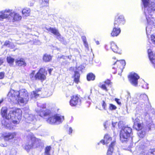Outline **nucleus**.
<instances>
[{"label": "nucleus", "instance_id": "nucleus-26", "mask_svg": "<svg viewBox=\"0 0 155 155\" xmlns=\"http://www.w3.org/2000/svg\"><path fill=\"white\" fill-rule=\"evenodd\" d=\"M56 36L57 39L62 42L63 44L65 45L67 43L65 41L64 38L59 33H58V34Z\"/></svg>", "mask_w": 155, "mask_h": 155}, {"label": "nucleus", "instance_id": "nucleus-15", "mask_svg": "<svg viewBox=\"0 0 155 155\" xmlns=\"http://www.w3.org/2000/svg\"><path fill=\"white\" fill-rule=\"evenodd\" d=\"M25 117L26 118L28 123L34 124L36 121L35 115L32 114H25Z\"/></svg>", "mask_w": 155, "mask_h": 155}, {"label": "nucleus", "instance_id": "nucleus-35", "mask_svg": "<svg viewBox=\"0 0 155 155\" xmlns=\"http://www.w3.org/2000/svg\"><path fill=\"white\" fill-rule=\"evenodd\" d=\"M140 130H138V135L140 137L143 138L145 136V132L144 131H142Z\"/></svg>", "mask_w": 155, "mask_h": 155}, {"label": "nucleus", "instance_id": "nucleus-16", "mask_svg": "<svg viewBox=\"0 0 155 155\" xmlns=\"http://www.w3.org/2000/svg\"><path fill=\"white\" fill-rule=\"evenodd\" d=\"M80 101L79 97L76 95L73 96L70 101V104L71 106H75Z\"/></svg>", "mask_w": 155, "mask_h": 155}, {"label": "nucleus", "instance_id": "nucleus-56", "mask_svg": "<svg viewBox=\"0 0 155 155\" xmlns=\"http://www.w3.org/2000/svg\"><path fill=\"white\" fill-rule=\"evenodd\" d=\"M65 57V56H64V55H62L60 57H59V56L58 57V58H63V59H65V58L66 57Z\"/></svg>", "mask_w": 155, "mask_h": 155}, {"label": "nucleus", "instance_id": "nucleus-29", "mask_svg": "<svg viewBox=\"0 0 155 155\" xmlns=\"http://www.w3.org/2000/svg\"><path fill=\"white\" fill-rule=\"evenodd\" d=\"M119 63L121 64L122 65L121 68H124L126 64L125 61L124 60H117L114 63L113 65H115L116 64H119Z\"/></svg>", "mask_w": 155, "mask_h": 155}, {"label": "nucleus", "instance_id": "nucleus-51", "mask_svg": "<svg viewBox=\"0 0 155 155\" xmlns=\"http://www.w3.org/2000/svg\"><path fill=\"white\" fill-rule=\"evenodd\" d=\"M130 93L129 92H127V100L129 98H130Z\"/></svg>", "mask_w": 155, "mask_h": 155}, {"label": "nucleus", "instance_id": "nucleus-12", "mask_svg": "<svg viewBox=\"0 0 155 155\" xmlns=\"http://www.w3.org/2000/svg\"><path fill=\"white\" fill-rule=\"evenodd\" d=\"M125 23L124 17L123 15H120L116 16L115 18L114 25L115 27L124 25Z\"/></svg>", "mask_w": 155, "mask_h": 155}, {"label": "nucleus", "instance_id": "nucleus-38", "mask_svg": "<svg viewBox=\"0 0 155 155\" xmlns=\"http://www.w3.org/2000/svg\"><path fill=\"white\" fill-rule=\"evenodd\" d=\"M147 155H155V149L150 150L148 152Z\"/></svg>", "mask_w": 155, "mask_h": 155}, {"label": "nucleus", "instance_id": "nucleus-57", "mask_svg": "<svg viewBox=\"0 0 155 155\" xmlns=\"http://www.w3.org/2000/svg\"><path fill=\"white\" fill-rule=\"evenodd\" d=\"M117 122H112V125L113 127H114L117 124Z\"/></svg>", "mask_w": 155, "mask_h": 155}, {"label": "nucleus", "instance_id": "nucleus-7", "mask_svg": "<svg viewBox=\"0 0 155 155\" xmlns=\"http://www.w3.org/2000/svg\"><path fill=\"white\" fill-rule=\"evenodd\" d=\"M132 119L134 123V127L137 130H141L142 119L140 115L137 114H135L134 116L132 117Z\"/></svg>", "mask_w": 155, "mask_h": 155}, {"label": "nucleus", "instance_id": "nucleus-21", "mask_svg": "<svg viewBox=\"0 0 155 155\" xmlns=\"http://www.w3.org/2000/svg\"><path fill=\"white\" fill-rule=\"evenodd\" d=\"M115 144V141H113L111 143V144L110 145L109 148L108 150L107 155H111L114 150V147Z\"/></svg>", "mask_w": 155, "mask_h": 155}, {"label": "nucleus", "instance_id": "nucleus-23", "mask_svg": "<svg viewBox=\"0 0 155 155\" xmlns=\"http://www.w3.org/2000/svg\"><path fill=\"white\" fill-rule=\"evenodd\" d=\"M46 29L48 31L50 32L51 33L53 34L56 36L58 34L59 32L58 30L56 29L55 28H53L51 27L46 28Z\"/></svg>", "mask_w": 155, "mask_h": 155}, {"label": "nucleus", "instance_id": "nucleus-13", "mask_svg": "<svg viewBox=\"0 0 155 155\" xmlns=\"http://www.w3.org/2000/svg\"><path fill=\"white\" fill-rule=\"evenodd\" d=\"M45 74H46V73L45 69L43 68H41L35 75L36 80H44L46 78Z\"/></svg>", "mask_w": 155, "mask_h": 155}, {"label": "nucleus", "instance_id": "nucleus-49", "mask_svg": "<svg viewBox=\"0 0 155 155\" xmlns=\"http://www.w3.org/2000/svg\"><path fill=\"white\" fill-rule=\"evenodd\" d=\"M84 45L85 46V47L86 48H88V43H87V41L84 42Z\"/></svg>", "mask_w": 155, "mask_h": 155}, {"label": "nucleus", "instance_id": "nucleus-6", "mask_svg": "<svg viewBox=\"0 0 155 155\" xmlns=\"http://www.w3.org/2000/svg\"><path fill=\"white\" fill-rule=\"evenodd\" d=\"M37 105L38 108L36 109V111L39 116L43 117L48 115L50 113V111L46 109L45 104H42L37 102Z\"/></svg>", "mask_w": 155, "mask_h": 155}, {"label": "nucleus", "instance_id": "nucleus-64", "mask_svg": "<svg viewBox=\"0 0 155 155\" xmlns=\"http://www.w3.org/2000/svg\"><path fill=\"white\" fill-rule=\"evenodd\" d=\"M113 58L114 59H115V57H113Z\"/></svg>", "mask_w": 155, "mask_h": 155}, {"label": "nucleus", "instance_id": "nucleus-28", "mask_svg": "<svg viewBox=\"0 0 155 155\" xmlns=\"http://www.w3.org/2000/svg\"><path fill=\"white\" fill-rule=\"evenodd\" d=\"M144 119L147 121L148 122H153L152 118L150 117L149 114L148 113H145L144 114Z\"/></svg>", "mask_w": 155, "mask_h": 155}, {"label": "nucleus", "instance_id": "nucleus-50", "mask_svg": "<svg viewBox=\"0 0 155 155\" xmlns=\"http://www.w3.org/2000/svg\"><path fill=\"white\" fill-rule=\"evenodd\" d=\"M34 1L33 0H32L31 2H29V5L30 6H33V5L34 4Z\"/></svg>", "mask_w": 155, "mask_h": 155}, {"label": "nucleus", "instance_id": "nucleus-44", "mask_svg": "<svg viewBox=\"0 0 155 155\" xmlns=\"http://www.w3.org/2000/svg\"><path fill=\"white\" fill-rule=\"evenodd\" d=\"M5 73L4 72H2L0 73V79L3 78L4 77Z\"/></svg>", "mask_w": 155, "mask_h": 155}, {"label": "nucleus", "instance_id": "nucleus-47", "mask_svg": "<svg viewBox=\"0 0 155 155\" xmlns=\"http://www.w3.org/2000/svg\"><path fill=\"white\" fill-rule=\"evenodd\" d=\"M81 38L83 41V42L87 41L86 37L84 36H82L81 37Z\"/></svg>", "mask_w": 155, "mask_h": 155}, {"label": "nucleus", "instance_id": "nucleus-59", "mask_svg": "<svg viewBox=\"0 0 155 155\" xmlns=\"http://www.w3.org/2000/svg\"><path fill=\"white\" fill-rule=\"evenodd\" d=\"M42 1H44L46 3H48V0H42Z\"/></svg>", "mask_w": 155, "mask_h": 155}, {"label": "nucleus", "instance_id": "nucleus-43", "mask_svg": "<svg viewBox=\"0 0 155 155\" xmlns=\"http://www.w3.org/2000/svg\"><path fill=\"white\" fill-rule=\"evenodd\" d=\"M148 84L145 82V84H143L142 86V87L145 89H148L149 87H148Z\"/></svg>", "mask_w": 155, "mask_h": 155}, {"label": "nucleus", "instance_id": "nucleus-33", "mask_svg": "<svg viewBox=\"0 0 155 155\" xmlns=\"http://www.w3.org/2000/svg\"><path fill=\"white\" fill-rule=\"evenodd\" d=\"M30 12V10L28 8H26L22 10V13L24 15L27 16L29 15Z\"/></svg>", "mask_w": 155, "mask_h": 155}, {"label": "nucleus", "instance_id": "nucleus-17", "mask_svg": "<svg viewBox=\"0 0 155 155\" xmlns=\"http://www.w3.org/2000/svg\"><path fill=\"white\" fill-rule=\"evenodd\" d=\"M120 32V28L118 27H115L114 25L113 30L111 33V35L113 37L117 36Z\"/></svg>", "mask_w": 155, "mask_h": 155}, {"label": "nucleus", "instance_id": "nucleus-25", "mask_svg": "<svg viewBox=\"0 0 155 155\" xmlns=\"http://www.w3.org/2000/svg\"><path fill=\"white\" fill-rule=\"evenodd\" d=\"M111 48L112 51L114 52L118 53V48L117 45L114 42H112L111 43Z\"/></svg>", "mask_w": 155, "mask_h": 155}, {"label": "nucleus", "instance_id": "nucleus-39", "mask_svg": "<svg viewBox=\"0 0 155 155\" xmlns=\"http://www.w3.org/2000/svg\"><path fill=\"white\" fill-rule=\"evenodd\" d=\"M151 40L152 43L155 44V35H151L150 36Z\"/></svg>", "mask_w": 155, "mask_h": 155}, {"label": "nucleus", "instance_id": "nucleus-62", "mask_svg": "<svg viewBox=\"0 0 155 155\" xmlns=\"http://www.w3.org/2000/svg\"><path fill=\"white\" fill-rule=\"evenodd\" d=\"M112 68H113V69H114V68H115L114 67H112Z\"/></svg>", "mask_w": 155, "mask_h": 155}, {"label": "nucleus", "instance_id": "nucleus-5", "mask_svg": "<svg viewBox=\"0 0 155 155\" xmlns=\"http://www.w3.org/2000/svg\"><path fill=\"white\" fill-rule=\"evenodd\" d=\"M64 117L59 114L50 116L47 120V122L51 124H59L64 120Z\"/></svg>", "mask_w": 155, "mask_h": 155}, {"label": "nucleus", "instance_id": "nucleus-9", "mask_svg": "<svg viewBox=\"0 0 155 155\" xmlns=\"http://www.w3.org/2000/svg\"><path fill=\"white\" fill-rule=\"evenodd\" d=\"M19 102L21 104H26L29 100L28 93L25 89H22L19 91Z\"/></svg>", "mask_w": 155, "mask_h": 155}, {"label": "nucleus", "instance_id": "nucleus-19", "mask_svg": "<svg viewBox=\"0 0 155 155\" xmlns=\"http://www.w3.org/2000/svg\"><path fill=\"white\" fill-rule=\"evenodd\" d=\"M16 134L15 132L8 133L4 136V140H9L14 138Z\"/></svg>", "mask_w": 155, "mask_h": 155}, {"label": "nucleus", "instance_id": "nucleus-18", "mask_svg": "<svg viewBox=\"0 0 155 155\" xmlns=\"http://www.w3.org/2000/svg\"><path fill=\"white\" fill-rule=\"evenodd\" d=\"M148 53L150 60L153 64H155V54H153L150 49L148 50Z\"/></svg>", "mask_w": 155, "mask_h": 155}, {"label": "nucleus", "instance_id": "nucleus-10", "mask_svg": "<svg viewBox=\"0 0 155 155\" xmlns=\"http://www.w3.org/2000/svg\"><path fill=\"white\" fill-rule=\"evenodd\" d=\"M41 140H38L35 137H31V140L28 143H27L25 146V149L28 151L33 147H37L39 146V143Z\"/></svg>", "mask_w": 155, "mask_h": 155}, {"label": "nucleus", "instance_id": "nucleus-41", "mask_svg": "<svg viewBox=\"0 0 155 155\" xmlns=\"http://www.w3.org/2000/svg\"><path fill=\"white\" fill-rule=\"evenodd\" d=\"M104 83L107 85V86H109L111 84V82L110 81L108 80H107L106 81L104 82Z\"/></svg>", "mask_w": 155, "mask_h": 155}, {"label": "nucleus", "instance_id": "nucleus-37", "mask_svg": "<svg viewBox=\"0 0 155 155\" xmlns=\"http://www.w3.org/2000/svg\"><path fill=\"white\" fill-rule=\"evenodd\" d=\"M35 74V71H33L32 72L30 75V78L32 80H36L35 75H34Z\"/></svg>", "mask_w": 155, "mask_h": 155}, {"label": "nucleus", "instance_id": "nucleus-46", "mask_svg": "<svg viewBox=\"0 0 155 155\" xmlns=\"http://www.w3.org/2000/svg\"><path fill=\"white\" fill-rule=\"evenodd\" d=\"M34 44L35 45H39L40 43V41L36 40H35V41H34Z\"/></svg>", "mask_w": 155, "mask_h": 155}, {"label": "nucleus", "instance_id": "nucleus-32", "mask_svg": "<svg viewBox=\"0 0 155 155\" xmlns=\"http://www.w3.org/2000/svg\"><path fill=\"white\" fill-rule=\"evenodd\" d=\"M98 86L103 90L106 91H107L108 89L107 88V85L104 82L100 83L99 84Z\"/></svg>", "mask_w": 155, "mask_h": 155}, {"label": "nucleus", "instance_id": "nucleus-31", "mask_svg": "<svg viewBox=\"0 0 155 155\" xmlns=\"http://www.w3.org/2000/svg\"><path fill=\"white\" fill-rule=\"evenodd\" d=\"M87 78L88 81H93L94 80L95 76L93 74L90 73L87 75Z\"/></svg>", "mask_w": 155, "mask_h": 155}, {"label": "nucleus", "instance_id": "nucleus-14", "mask_svg": "<svg viewBox=\"0 0 155 155\" xmlns=\"http://www.w3.org/2000/svg\"><path fill=\"white\" fill-rule=\"evenodd\" d=\"M41 93V88L36 89L35 91L31 92L30 97L31 99L35 100L39 97Z\"/></svg>", "mask_w": 155, "mask_h": 155}, {"label": "nucleus", "instance_id": "nucleus-40", "mask_svg": "<svg viewBox=\"0 0 155 155\" xmlns=\"http://www.w3.org/2000/svg\"><path fill=\"white\" fill-rule=\"evenodd\" d=\"M109 108L110 110H115L116 108V107L115 105L110 104V105Z\"/></svg>", "mask_w": 155, "mask_h": 155}, {"label": "nucleus", "instance_id": "nucleus-20", "mask_svg": "<svg viewBox=\"0 0 155 155\" xmlns=\"http://www.w3.org/2000/svg\"><path fill=\"white\" fill-rule=\"evenodd\" d=\"M112 140L111 137L107 134L105 135L104 137V140H102L100 142L103 144H108L111 142Z\"/></svg>", "mask_w": 155, "mask_h": 155}, {"label": "nucleus", "instance_id": "nucleus-53", "mask_svg": "<svg viewBox=\"0 0 155 155\" xmlns=\"http://www.w3.org/2000/svg\"><path fill=\"white\" fill-rule=\"evenodd\" d=\"M73 131V130L71 127H70L69 129V134H70L72 133V131Z\"/></svg>", "mask_w": 155, "mask_h": 155}, {"label": "nucleus", "instance_id": "nucleus-60", "mask_svg": "<svg viewBox=\"0 0 155 155\" xmlns=\"http://www.w3.org/2000/svg\"><path fill=\"white\" fill-rule=\"evenodd\" d=\"M96 44L97 45H98L99 44V42L98 41H96Z\"/></svg>", "mask_w": 155, "mask_h": 155}, {"label": "nucleus", "instance_id": "nucleus-3", "mask_svg": "<svg viewBox=\"0 0 155 155\" xmlns=\"http://www.w3.org/2000/svg\"><path fill=\"white\" fill-rule=\"evenodd\" d=\"M10 10H5V11L0 15V20L8 18L10 22H14L15 21L20 20L21 17L19 14L14 12L10 13Z\"/></svg>", "mask_w": 155, "mask_h": 155}, {"label": "nucleus", "instance_id": "nucleus-48", "mask_svg": "<svg viewBox=\"0 0 155 155\" xmlns=\"http://www.w3.org/2000/svg\"><path fill=\"white\" fill-rule=\"evenodd\" d=\"M7 145V144L5 142H4L3 143H1L0 142V146H1L2 147H6Z\"/></svg>", "mask_w": 155, "mask_h": 155}, {"label": "nucleus", "instance_id": "nucleus-42", "mask_svg": "<svg viewBox=\"0 0 155 155\" xmlns=\"http://www.w3.org/2000/svg\"><path fill=\"white\" fill-rule=\"evenodd\" d=\"M10 45V42L8 41H6L4 45L7 46L8 47H9Z\"/></svg>", "mask_w": 155, "mask_h": 155}, {"label": "nucleus", "instance_id": "nucleus-4", "mask_svg": "<svg viewBox=\"0 0 155 155\" xmlns=\"http://www.w3.org/2000/svg\"><path fill=\"white\" fill-rule=\"evenodd\" d=\"M131 132L132 129L130 127H123L121 130L120 134L121 141L122 142L127 141Z\"/></svg>", "mask_w": 155, "mask_h": 155}, {"label": "nucleus", "instance_id": "nucleus-24", "mask_svg": "<svg viewBox=\"0 0 155 155\" xmlns=\"http://www.w3.org/2000/svg\"><path fill=\"white\" fill-rule=\"evenodd\" d=\"M148 100V97L147 95L145 94H141L140 96V102H142L145 104V101H147Z\"/></svg>", "mask_w": 155, "mask_h": 155}, {"label": "nucleus", "instance_id": "nucleus-36", "mask_svg": "<svg viewBox=\"0 0 155 155\" xmlns=\"http://www.w3.org/2000/svg\"><path fill=\"white\" fill-rule=\"evenodd\" d=\"M7 61L8 63L10 64H12L14 62L15 59L10 56L8 57L7 58Z\"/></svg>", "mask_w": 155, "mask_h": 155}, {"label": "nucleus", "instance_id": "nucleus-52", "mask_svg": "<svg viewBox=\"0 0 155 155\" xmlns=\"http://www.w3.org/2000/svg\"><path fill=\"white\" fill-rule=\"evenodd\" d=\"M108 121H106L104 124V125L105 128H106V126L108 125Z\"/></svg>", "mask_w": 155, "mask_h": 155}, {"label": "nucleus", "instance_id": "nucleus-58", "mask_svg": "<svg viewBox=\"0 0 155 155\" xmlns=\"http://www.w3.org/2000/svg\"><path fill=\"white\" fill-rule=\"evenodd\" d=\"M52 69H50L48 70V73L50 74L51 71H52Z\"/></svg>", "mask_w": 155, "mask_h": 155}, {"label": "nucleus", "instance_id": "nucleus-11", "mask_svg": "<svg viewBox=\"0 0 155 155\" xmlns=\"http://www.w3.org/2000/svg\"><path fill=\"white\" fill-rule=\"evenodd\" d=\"M130 81L131 84L135 86H137L138 80L139 78V76L135 73H132L129 76Z\"/></svg>", "mask_w": 155, "mask_h": 155}, {"label": "nucleus", "instance_id": "nucleus-8", "mask_svg": "<svg viewBox=\"0 0 155 155\" xmlns=\"http://www.w3.org/2000/svg\"><path fill=\"white\" fill-rule=\"evenodd\" d=\"M8 96L9 101H10L14 104H19V92L18 91L11 90L8 93Z\"/></svg>", "mask_w": 155, "mask_h": 155}, {"label": "nucleus", "instance_id": "nucleus-2", "mask_svg": "<svg viewBox=\"0 0 155 155\" xmlns=\"http://www.w3.org/2000/svg\"><path fill=\"white\" fill-rule=\"evenodd\" d=\"M7 109L5 107H2L1 110V114L3 118L2 121L3 125L7 128H9L11 121L14 124H18L21 119L22 111L18 108H15L11 110L7 115Z\"/></svg>", "mask_w": 155, "mask_h": 155}, {"label": "nucleus", "instance_id": "nucleus-30", "mask_svg": "<svg viewBox=\"0 0 155 155\" xmlns=\"http://www.w3.org/2000/svg\"><path fill=\"white\" fill-rule=\"evenodd\" d=\"M43 60L45 62L49 61L51 60V57L50 55L45 54L43 56Z\"/></svg>", "mask_w": 155, "mask_h": 155}, {"label": "nucleus", "instance_id": "nucleus-22", "mask_svg": "<svg viewBox=\"0 0 155 155\" xmlns=\"http://www.w3.org/2000/svg\"><path fill=\"white\" fill-rule=\"evenodd\" d=\"M16 65L19 66H25L26 63L25 60L23 58L18 59L15 61Z\"/></svg>", "mask_w": 155, "mask_h": 155}, {"label": "nucleus", "instance_id": "nucleus-1", "mask_svg": "<svg viewBox=\"0 0 155 155\" xmlns=\"http://www.w3.org/2000/svg\"><path fill=\"white\" fill-rule=\"evenodd\" d=\"M144 8V13L148 22L146 31L148 38L155 23V0H142Z\"/></svg>", "mask_w": 155, "mask_h": 155}, {"label": "nucleus", "instance_id": "nucleus-55", "mask_svg": "<svg viewBox=\"0 0 155 155\" xmlns=\"http://www.w3.org/2000/svg\"><path fill=\"white\" fill-rule=\"evenodd\" d=\"M115 101H116V102L119 104H121V103L120 102H119V100L117 99V98H116L115 99Z\"/></svg>", "mask_w": 155, "mask_h": 155}, {"label": "nucleus", "instance_id": "nucleus-45", "mask_svg": "<svg viewBox=\"0 0 155 155\" xmlns=\"http://www.w3.org/2000/svg\"><path fill=\"white\" fill-rule=\"evenodd\" d=\"M106 104L104 101H103V103L102 104V107H103L104 109V110H106Z\"/></svg>", "mask_w": 155, "mask_h": 155}, {"label": "nucleus", "instance_id": "nucleus-34", "mask_svg": "<svg viewBox=\"0 0 155 155\" xmlns=\"http://www.w3.org/2000/svg\"><path fill=\"white\" fill-rule=\"evenodd\" d=\"M51 149V147L50 146H47L45 149V155H50V152Z\"/></svg>", "mask_w": 155, "mask_h": 155}, {"label": "nucleus", "instance_id": "nucleus-63", "mask_svg": "<svg viewBox=\"0 0 155 155\" xmlns=\"http://www.w3.org/2000/svg\"><path fill=\"white\" fill-rule=\"evenodd\" d=\"M120 70H121V72H122L123 71V70L121 69H120Z\"/></svg>", "mask_w": 155, "mask_h": 155}, {"label": "nucleus", "instance_id": "nucleus-61", "mask_svg": "<svg viewBox=\"0 0 155 155\" xmlns=\"http://www.w3.org/2000/svg\"><path fill=\"white\" fill-rule=\"evenodd\" d=\"M3 100L2 99L0 101V104L3 102Z\"/></svg>", "mask_w": 155, "mask_h": 155}, {"label": "nucleus", "instance_id": "nucleus-27", "mask_svg": "<svg viewBox=\"0 0 155 155\" xmlns=\"http://www.w3.org/2000/svg\"><path fill=\"white\" fill-rule=\"evenodd\" d=\"M80 76V74L77 71H75L74 76V81L75 83H78V82H79Z\"/></svg>", "mask_w": 155, "mask_h": 155}, {"label": "nucleus", "instance_id": "nucleus-54", "mask_svg": "<svg viewBox=\"0 0 155 155\" xmlns=\"http://www.w3.org/2000/svg\"><path fill=\"white\" fill-rule=\"evenodd\" d=\"M3 63L2 59L0 58V66Z\"/></svg>", "mask_w": 155, "mask_h": 155}]
</instances>
